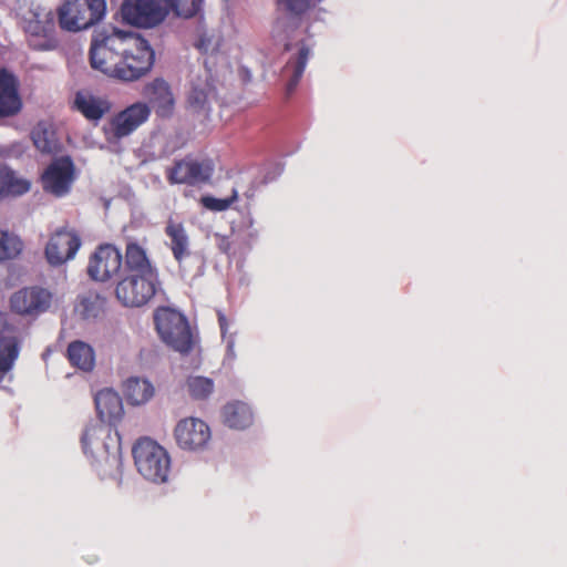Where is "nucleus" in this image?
<instances>
[{
  "label": "nucleus",
  "instance_id": "obj_1",
  "mask_svg": "<svg viewBox=\"0 0 567 567\" xmlns=\"http://www.w3.org/2000/svg\"><path fill=\"white\" fill-rule=\"evenodd\" d=\"M159 287L158 269L146 249L136 241H127L124 270L114 288L116 300L125 308H142L154 299Z\"/></svg>",
  "mask_w": 567,
  "mask_h": 567
},
{
  "label": "nucleus",
  "instance_id": "obj_2",
  "mask_svg": "<svg viewBox=\"0 0 567 567\" xmlns=\"http://www.w3.org/2000/svg\"><path fill=\"white\" fill-rule=\"evenodd\" d=\"M111 432L109 426L92 425L85 429L81 437L84 452H91L96 471L103 478H117L122 474L121 446Z\"/></svg>",
  "mask_w": 567,
  "mask_h": 567
},
{
  "label": "nucleus",
  "instance_id": "obj_3",
  "mask_svg": "<svg viewBox=\"0 0 567 567\" xmlns=\"http://www.w3.org/2000/svg\"><path fill=\"white\" fill-rule=\"evenodd\" d=\"M155 62V52L146 39L127 32L120 56L117 80L135 82L148 74Z\"/></svg>",
  "mask_w": 567,
  "mask_h": 567
},
{
  "label": "nucleus",
  "instance_id": "obj_4",
  "mask_svg": "<svg viewBox=\"0 0 567 567\" xmlns=\"http://www.w3.org/2000/svg\"><path fill=\"white\" fill-rule=\"evenodd\" d=\"M126 34L117 29L94 31L89 52L91 68L117 80L116 72Z\"/></svg>",
  "mask_w": 567,
  "mask_h": 567
},
{
  "label": "nucleus",
  "instance_id": "obj_5",
  "mask_svg": "<svg viewBox=\"0 0 567 567\" xmlns=\"http://www.w3.org/2000/svg\"><path fill=\"white\" fill-rule=\"evenodd\" d=\"M133 457L138 473L154 483H164L171 470L167 451L150 437L140 439L133 446Z\"/></svg>",
  "mask_w": 567,
  "mask_h": 567
},
{
  "label": "nucleus",
  "instance_id": "obj_6",
  "mask_svg": "<svg viewBox=\"0 0 567 567\" xmlns=\"http://www.w3.org/2000/svg\"><path fill=\"white\" fill-rule=\"evenodd\" d=\"M106 11L105 0H68L58 10L60 28L78 32L96 24Z\"/></svg>",
  "mask_w": 567,
  "mask_h": 567
},
{
  "label": "nucleus",
  "instance_id": "obj_7",
  "mask_svg": "<svg viewBox=\"0 0 567 567\" xmlns=\"http://www.w3.org/2000/svg\"><path fill=\"white\" fill-rule=\"evenodd\" d=\"M156 330L161 339L174 350L187 353L192 350L193 339L186 318L171 308H159L154 315Z\"/></svg>",
  "mask_w": 567,
  "mask_h": 567
},
{
  "label": "nucleus",
  "instance_id": "obj_8",
  "mask_svg": "<svg viewBox=\"0 0 567 567\" xmlns=\"http://www.w3.org/2000/svg\"><path fill=\"white\" fill-rule=\"evenodd\" d=\"M164 230L165 235L169 238V248L182 275L189 278L202 276L204 268L203 258L192 252L189 237L184 225L169 219Z\"/></svg>",
  "mask_w": 567,
  "mask_h": 567
},
{
  "label": "nucleus",
  "instance_id": "obj_9",
  "mask_svg": "<svg viewBox=\"0 0 567 567\" xmlns=\"http://www.w3.org/2000/svg\"><path fill=\"white\" fill-rule=\"evenodd\" d=\"M122 20L137 28H154L167 17L166 0H124L120 8Z\"/></svg>",
  "mask_w": 567,
  "mask_h": 567
},
{
  "label": "nucleus",
  "instance_id": "obj_10",
  "mask_svg": "<svg viewBox=\"0 0 567 567\" xmlns=\"http://www.w3.org/2000/svg\"><path fill=\"white\" fill-rule=\"evenodd\" d=\"M152 114L146 102L137 101L111 117L103 131L107 141H121L145 124Z\"/></svg>",
  "mask_w": 567,
  "mask_h": 567
},
{
  "label": "nucleus",
  "instance_id": "obj_11",
  "mask_svg": "<svg viewBox=\"0 0 567 567\" xmlns=\"http://www.w3.org/2000/svg\"><path fill=\"white\" fill-rule=\"evenodd\" d=\"M53 300L50 290L31 286L24 287L13 292L9 300L10 310L25 318H37L47 312Z\"/></svg>",
  "mask_w": 567,
  "mask_h": 567
},
{
  "label": "nucleus",
  "instance_id": "obj_12",
  "mask_svg": "<svg viewBox=\"0 0 567 567\" xmlns=\"http://www.w3.org/2000/svg\"><path fill=\"white\" fill-rule=\"evenodd\" d=\"M76 178L75 166L70 156L53 159L41 175L42 188L55 197H63L71 192Z\"/></svg>",
  "mask_w": 567,
  "mask_h": 567
},
{
  "label": "nucleus",
  "instance_id": "obj_13",
  "mask_svg": "<svg viewBox=\"0 0 567 567\" xmlns=\"http://www.w3.org/2000/svg\"><path fill=\"white\" fill-rule=\"evenodd\" d=\"M124 269V256L112 244L100 245L90 256L87 275L94 281L105 282Z\"/></svg>",
  "mask_w": 567,
  "mask_h": 567
},
{
  "label": "nucleus",
  "instance_id": "obj_14",
  "mask_svg": "<svg viewBox=\"0 0 567 567\" xmlns=\"http://www.w3.org/2000/svg\"><path fill=\"white\" fill-rule=\"evenodd\" d=\"M82 245L79 233L69 227L56 229L47 243L44 255L51 266L72 260Z\"/></svg>",
  "mask_w": 567,
  "mask_h": 567
},
{
  "label": "nucleus",
  "instance_id": "obj_15",
  "mask_svg": "<svg viewBox=\"0 0 567 567\" xmlns=\"http://www.w3.org/2000/svg\"><path fill=\"white\" fill-rule=\"evenodd\" d=\"M214 173V165L209 159H194L186 157L176 161L167 169L166 178L169 184L199 185L207 183Z\"/></svg>",
  "mask_w": 567,
  "mask_h": 567
},
{
  "label": "nucleus",
  "instance_id": "obj_16",
  "mask_svg": "<svg viewBox=\"0 0 567 567\" xmlns=\"http://www.w3.org/2000/svg\"><path fill=\"white\" fill-rule=\"evenodd\" d=\"M174 436L181 449L199 451L208 444L212 433L209 426L203 420L186 417L176 424Z\"/></svg>",
  "mask_w": 567,
  "mask_h": 567
},
{
  "label": "nucleus",
  "instance_id": "obj_17",
  "mask_svg": "<svg viewBox=\"0 0 567 567\" xmlns=\"http://www.w3.org/2000/svg\"><path fill=\"white\" fill-rule=\"evenodd\" d=\"M112 106L107 96L94 94L89 90L78 91L72 102V110L79 112L93 125H97L111 112Z\"/></svg>",
  "mask_w": 567,
  "mask_h": 567
},
{
  "label": "nucleus",
  "instance_id": "obj_18",
  "mask_svg": "<svg viewBox=\"0 0 567 567\" xmlns=\"http://www.w3.org/2000/svg\"><path fill=\"white\" fill-rule=\"evenodd\" d=\"M142 94L148 100L151 109L161 118H168L175 109V99L171 85L163 78H155L143 86Z\"/></svg>",
  "mask_w": 567,
  "mask_h": 567
},
{
  "label": "nucleus",
  "instance_id": "obj_19",
  "mask_svg": "<svg viewBox=\"0 0 567 567\" xmlns=\"http://www.w3.org/2000/svg\"><path fill=\"white\" fill-rule=\"evenodd\" d=\"M19 81L7 69H0V118L10 117L21 111Z\"/></svg>",
  "mask_w": 567,
  "mask_h": 567
},
{
  "label": "nucleus",
  "instance_id": "obj_20",
  "mask_svg": "<svg viewBox=\"0 0 567 567\" xmlns=\"http://www.w3.org/2000/svg\"><path fill=\"white\" fill-rule=\"evenodd\" d=\"M215 95V85L208 72L192 80L187 95L188 106L196 113L209 111V100Z\"/></svg>",
  "mask_w": 567,
  "mask_h": 567
},
{
  "label": "nucleus",
  "instance_id": "obj_21",
  "mask_svg": "<svg viewBox=\"0 0 567 567\" xmlns=\"http://www.w3.org/2000/svg\"><path fill=\"white\" fill-rule=\"evenodd\" d=\"M97 415L102 422L112 423L123 414L121 396L111 389L100 390L94 399Z\"/></svg>",
  "mask_w": 567,
  "mask_h": 567
},
{
  "label": "nucleus",
  "instance_id": "obj_22",
  "mask_svg": "<svg viewBox=\"0 0 567 567\" xmlns=\"http://www.w3.org/2000/svg\"><path fill=\"white\" fill-rule=\"evenodd\" d=\"M309 55L310 49L302 43L298 50V53L295 56H291L284 66L281 75L287 80V95L292 94L298 86L305 72Z\"/></svg>",
  "mask_w": 567,
  "mask_h": 567
},
{
  "label": "nucleus",
  "instance_id": "obj_23",
  "mask_svg": "<svg viewBox=\"0 0 567 567\" xmlns=\"http://www.w3.org/2000/svg\"><path fill=\"white\" fill-rule=\"evenodd\" d=\"M223 417L227 426L236 430H244L254 421L250 406L239 401L227 403L223 409Z\"/></svg>",
  "mask_w": 567,
  "mask_h": 567
},
{
  "label": "nucleus",
  "instance_id": "obj_24",
  "mask_svg": "<svg viewBox=\"0 0 567 567\" xmlns=\"http://www.w3.org/2000/svg\"><path fill=\"white\" fill-rule=\"evenodd\" d=\"M66 357L72 367L85 372L92 371L95 365L93 348L81 340L72 341L68 346Z\"/></svg>",
  "mask_w": 567,
  "mask_h": 567
},
{
  "label": "nucleus",
  "instance_id": "obj_25",
  "mask_svg": "<svg viewBox=\"0 0 567 567\" xmlns=\"http://www.w3.org/2000/svg\"><path fill=\"white\" fill-rule=\"evenodd\" d=\"M124 394L128 403L144 404L154 395V386L145 379L130 378L124 384Z\"/></svg>",
  "mask_w": 567,
  "mask_h": 567
},
{
  "label": "nucleus",
  "instance_id": "obj_26",
  "mask_svg": "<svg viewBox=\"0 0 567 567\" xmlns=\"http://www.w3.org/2000/svg\"><path fill=\"white\" fill-rule=\"evenodd\" d=\"M19 353L20 346L17 337H0V373L2 375L12 370Z\"/></svg>",
  "mask_w": 567,
  "mask_h": 567
},
{
  "label": "nucleus",
  "instance_id": "obj_27",
  "mask_svg": "<svg viewBox=\"0 0 567 567\" xmlns=\"http://www.w3.org/2000/svg\"><path fill=\"white\" fill-rule=\"evenodd\" d=\"M30 189V183L19 178L8 167H0V196L22 195Z\"/></svg>",
  "mask_w": 567,
  "mask_h": 567
},
{
  "label": "nucleus",
  "instance_id": "obj_28",
  "mask_svg": "<svg viewBox=\"0 0 567 567\" xmlns=\"http://www.w3.org/2000/svg\"><path fill=\"white\" fill-rule=\"evenodd\" d=\"M189 395L195 400L207 399L214 391V381L206 377H189L186 381Z\"/></svg>",
  "mask_w": 567,
  "mask_h": 567
},
{
  "label": "nucleus",
  "instance_id": "obj_29",
  "mask_svg": "<svg viewBox=\"0 0 567 567\" xmlns=\"http://www.w3.org/2000/svg\"><path fill=\"white\" fill-rule=\"evenodd\" d=\"M23 248L21 239L8 231H0V261L13 259Z\"/></svg>",
  "mask_w": 567,
  "mask_h": 567
},
{
  "label": "nucleus",
  "instance_id": "obj_30",
  "mask_svg": "<svg viewBox=\"0 0 567 567\" xmlns=\"http://www.w3.org/2000/svg\"><path fill=\"white\" fill-rule=\"evenodd\" d=\"M167 14L173 11L185 19L195 17L202 9L203 0H166Z\"/></svg>",
  "mask_w": 567,
  "mask_h": 567
},
{
  "label": "nucleus",
  "instance_id": "obj_31",
  "mask_svg": "<svg viewBox=\"0 0 567 567\" xmlns=\"http://www.w3.org/2000/svg\"><path fill=\"white\" fill-rule=\"evenodd\" d=\"M34 146L42 153H52L56 147L54 133L42 125H38L31 133Z\"/></svg>",
  "mask_w": 567,
  "mask_h": 567
},
{
  "label": "nucleus",
  "instance_id": "obj_32",
  "mask_svg": "<svg viewBox=\"0 0 567 567\" xmlns=\"http://www.w3.org/2000/svg\"><path fill=\"white\" fill-rule=\"evenodd\" d=\"M101 308V300L97 295L83 296L79 299L76 310L82 318H95Z\"/></svg>",
  "mask_w": 567,
  "mask_h": 567
},
{
  "label": "nucleus",
  "instance_id": "obj_33",
  "mask_svg": "<svg viewBox=\"0 0 567 567\" xmlns=\"http://www.w3.org/2000/svg\"><path fill=\"white\" fill-rule=\"evenodd\" d=\"M238 198V192L234 188L231 195L227 198H215L213 196H203L200 204L213 212H224L228 209Z\"/></svg>",
  "mask_w": 567,
  "mask_h": 567
},
{
  "label": "nucleus",
  "instance_id": "obj_34",
  "mask_svg": "<svg viewBox=\"0 0 567 567\" xmlns=\"http://www.w3.org/2000/svg\"><path fill=\"white\" fill-rule=\"evenodd\" d=\"M278 9L290 17H300L307 12L311 6V0H278Z\"/></svg>",
  "mask_w": 567,
  "mask_h": 567
},
{
  "label": "nucleus",
  "instance_id": "obj_35",
  "mask_svg": "<svg viewBox=\"0 0 567 567\" xmlns=\"http://www.w3.org/2000/svg\"><path fill=\"white\" fill-rule=\"evenodd\" d=\"M35 20L29 21L27 24V31L33 35H45L54 27L52 12L47 14V21L42 23L39 20V16L35 14Z\"/></svg>",
  "mask_w": 567,
  "mask_h": 567
},
{
  "label": "nucleus",
  "instance_id": "obj_36",
  "mask_svg": "<svg viewBox=\"0 0 567 567\" xmlns=\"http://www.w3.org/2000/svg\"><path fill=\"white\" fill-rule=\"evenodd\" d=\"M224 321H225V318L224 317H219V322H220L221 329L224 328Z\"/></svg>",
  "mask_w": 567,
  "mask_h": 567
}]
</instances>
